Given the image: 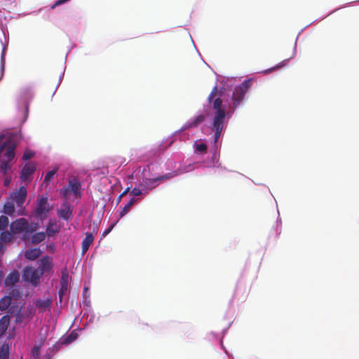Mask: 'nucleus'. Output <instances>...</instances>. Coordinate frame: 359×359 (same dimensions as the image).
Segmentation results:
<instances>
[{"label":"nucleus","mask_w":359,"mask_h":359,"mask_svg":"<svg viewBox=\"0 0 359 359\" xmlns=\"http://www.w3.org/2000/svg\"><path fill=\"white\" fill-rule=\"evenodd\" d=\"M18 144V136L11 133L8 137L0 134V172L4 175L11 170V162L15 158V150Z\"/></svg>","instance_id":"obj_1"},{"label":"nucleus","mask_w":359,"mask_h":359,"mask_svg":"<svg viewBox=\"0 0 359 359\" xmlns=\"http://www.w3.org/2000/svg\"><path fill=\"white\" fill-rule=\"evenodd\" d=\"M27 196V191L25 186H20L18 189L11 193L4 205V213L9 216H13L15 211V207L22 208Z\"/></svg>","instance_id":"obj_2"},{"label":"nucleus","mask_w":359,"mask_h":359,"mask_svg":"<svg viewBox=\"0 0 359 359\" xmlns=\"http://www.w3.org/2000/svg\"><path fill=\"white\" fill-rule=\"evenodd\" d=\"M222 100L220 97H217L212 102V109L216 110L212 123L210 125V129L215 133L214 140L217 142L220 137L224 128V121L226 115L225 109L222 107Z\"/></svg>","instance_id":"obj_3"},{"label":"nucleus","mask_w":359,"mask_h":359,"mask_svg":"<svg viewBox=\"0 0 359 359\" xmlns=\"http://www.w3.org/2000/svg\"><path fill=\"white\" fill-rule=\"evenodd\" d=\"M39 226L38 223H29L26 218L21 217L11 222L10 229L13 233L17 235L24 231L35 232Z\"/></svg>","instance_id":"obj_4"},{"label":"nucleus","mask_w":359,"mask_h":359,"mask_svg":"<svg viewBox=\"0 0 359 359\" xmlns=\"http://www.w3.org/2000/svg\"><path fill=\"white\" fill-rule=\"evenodd\" d=\"M252 80L244 81L241 85L236 86L233 92L232 99L233 101V111L243 101L244 96L251 86Z\"/></svg>","instance_id":"obj_5"},{"label":"nucleus","mask_w":359,"mask_h":359,"mask_svg":"<svg viewBox=\"0 0 359 359\" xmlns=\"http://www.w3.org/2000/svg\"><path fill=\"white\" fill-rule=\"evenodd\" d=\"M41 274L37 269L32 266H26L23 269L22 278L25 281L30 283L33 286L36 287L40 283Z\"/></svg>","instance_id":"obj_6"},{"label":"nucleus","mask_w":359,"mask_h":359,"mask_svg":"<svg viewBox=\"0 0 359 359\" xmlns=\"http://www.w3.org/2000/svg\"><path fill=\"white\" fill-rule=\"evenodd\" d=\"M52 209V207L48 203V198L42 196L38 198L37 204L35 209V214L41 219L46 217V214Z\"/></svg>","instance_id":"obj_7"},{"label":"nucleus","mask_w":359,"mask_h":359,"mask_svg":"<svg viewBox=\"0 0 359 359\" xmlns=\"http://www.w3.org/2000/svg\"><path fill=\"white\" fill-rule=\"evenodd\" d=\"M36 169V165L34 162H29L25 165L20 172V179L22 181H31L32 175Z\"/></svg>","instance_id":"obj_8"},{"label":"nucleus","mask_w":359,"mask_h":359,"mask_svg":"<svg viewBox=\"0 0 359 359\" xmlns=\"http://www.w3.org/2000/svg\"><path fill=\"white\" fill-rule=\"evenodd\" d=\"M57 215L66 221L70 220L72 217L71 205L68 203H64L61 208L57 210Z\"/></svg>","instance_id":"obj_9"},{"label":"nucleus","mask_w":359,"mask_h":359,"mask_svg":"<svg viewBox=\"0 0 359 359\" xmlns=\"http://www.w3.org/2000/svg\"><path fill=\"white\" fill-rule=\"evenodd\" d=\"M69 274L66 271H62V277L60 279V289L59 290V301L62 302V296L67 292L68 290Z\"/></svg>","instance_id":"obj_10"},{"label":"nucleus","mask_w":359,"mask_h":359,"mask_svg":"<svg viewBox=\"0 0 359 359\" xmlns=\"http://www.w3.org/2000/svg\"><path fill=\"white\" fill-rule=\"evenodd\" d=\"M53 268V264L51 262V260L49 257L46 256L43 257L40 260V264L39 267L37 268L38 271H39V273L41 274V276L45 273H49L51 271Z\"/></svg>","instance_id":"obj_11"},{"label":"nucleus","mask_w":359,"mask_h":359,"mask_svg":"<svg viewBox=\"0 0 359 359\" xmlns=\"http://www.w3.org/2000/svg\"><path fill=\"white\" fill-rule=\"evenodd\" d=\"M205 120V116L203 114L198 115L193 121L187 122L182 128V130H186L189 128H196L198 125L203 123Z\"/></svg>","instance_id":"obj_12"},{"label":"nucleus","mask_w":359,"mask_h":359,"mask_svg":"<svg viewBox=\"0 0 359 359\" xmlns=\"http://www.w3.org/2000/svg\"><path fill=\"white\" fill-rule=\"evenodd\" d=\"M20 276L17 271H14L9 273L4 280V285L6 287H12L19 281Z\"/></svg>","instance_id":"obj_13"},{"label":"nucleus","mask_w":359,"mask_h":359,"mask_svg":"<svg viewBox=\"0 0 359 359\" xmlns=\"http://www.w3.org/2000/svg\"><path fill=\"white\" fill-rule=\"evenodd\" d=\"M52 304V298L48 297L46 299H37L35 302L36 306L41 310V312H44L47 309L50 307Z\"/></svg>","instance_id":"obj_14"},{"label":"nucleus","mask_w":359,"mask_h":359,"mask_svg":"<svg viewBox=\"0 0 359 359\" xmlns=\"http://www.w3.org/2000/svg\"><path fill=\"white\" fill-rule=\"evenodd\" d=\"M41 252L39 248L28 249L25 252V257L29 260H36L41 255Z\"/></svg>","instance_id":"obj_15"},{"label":"nucleus","mask_w":359,"mask_h":359,"mask_svg":"<svg viewBox=\"0 0 359 359\" xmlns=\"http://www.w3.org/2000/svg\"><path fill=\"white\" fill-rule=\"evenodd\" d=\"M94 241L93 235L90 233L86 235V237L82 241V253L84 254L88 250L90 245L93 243Z\"/></svg>","instance_id":"obj_16"},{"label":"nucleus","mask_w":359,"mask_h":359,"mask_svg":"<svg viewBox=\"0 0 359 359\" xmlns=\"http://www.w3.org/2000/svg\"><path fill=\"white\" fill-rule=\"evenodd\" d=\"M178 175V172L177 171H174L172 172H169V173H167L164 175H162L161 177H158L157 178H155V179H146L144 182L147 184V183H149V184H152L158 180H168V179H170V178H172L175 176Z\"/></svg>","instance_id":"obj_17"},{"label":"nucleus","mask_w":359,"mask_h":359,"mask_svg":"<svg viewBox=\"0 0 359 359\" xmlns=\"http://www.w3.org/2000/svg\"><path fill=\"white\" fill-rule=\"evenodd\" d=\"M14 235L11 231L4 230L0 234V241L4 243H11L14 239Z\"/></svg>","instance_id":"obj_18"},{"label":"nucleus","mask_w":359,"mask_h":359,"mask_svg":"<svg viewBox=\"0 0 359 359\" xmlns=\"http://www.w3.org/2000/svg\"><path fill=\"white\" fill-rule=\"evenodd\" d=\"M59 231L60 228L57 226L55 222L50 221L46 228V235L47 234L48 236H50L59 232Z\"/></svg>","instance_id":"obj_19"},{"label":"nucleus","mask_w":359,"mask_h":359,"mask_svg":"<svg viewBox=\"0 0 359 359\" xmlns=\"http://www.w3.org/2000/svg\"><path fill=\"white\" fill-rule=\"evenodd\" d=\"M46 236V235L44 232H38L34 233L31 237L32 244L36 245L40 243L45 240Z\"/></svg>","instance_id":"obj_20"},{"label":"nucleus","mask_w":359,"mask_h":359,"mask_svg":"<svg viewBox=\"0 0 359 359\" xmlns=\"http://www.w3.org/2000/svg\"><path fill=\"white\" fill-rule=\"evenodd\" d=\"M6 296L9 297V299L11 301L13 299L18 300L21 297V294H20V290L18 288L11 287L9 289V290L8 292V294Z\"/></svg>","instance_id":"obj_21"},{"label":"nucleus","mask_w":359,"mask_h":359,"mask_svg":"<svg viewBox=\"0 0 359 359\" xmlns=\"http://www.w3.org/2000/svg\"><path fill=\"white\" fill-rule=\"evenodd\" d=\"M12 304L9 297L5 296L0 299V310L4 311L7 310Z\"/></svg>","instance_id":"obj_22"},{"label":"nucleus","mask_w":359,"mask_h":359,"mask_svg":"<svg viewBox=\"0 0 359 359\" xmlns=\"http://www.w3.org/2000/svg\"><path fill=\"white\" fill-rule=\"evenodd\" d=\"M136 201L137 200L135 198H133L130 200V201L122 208L121 211L120 212L119 215L121 217H123L128 212L130 208L133 205Z\"/></svg>","instance_id":"obj_23"},{"label":"nucleus","mask_w":359,"mask_h":359,"mask_svg":"<svg viewBox=\"0 0 359 359\" xmlns=\"http://www.w3.org/2000/svg\"><path fill=\"white\" fill-rule=\"evenodd\" d=\"M23 308V305H18V304H13L11 306L8 313H10L11 316L13 317L17 313L20 312Z\"/></svg>","instance_id":"obj_24"},{"label":"nucleus","mask_w":359,"mask_h":359,"mask_svg":"<svg viewBox=\"0 0 359 359\" xmlns=\"http://www.w3.org/2000/svg\"><path fill=\"white\" fill-rule=\"evenodd\" d=\"M68 188L70 190V191L74 193V195L76 196L78 194H79L80 184L79 183L73 181H69Z\"/></svg>","instance_id":"obj_25"},{"label":"nucleus","mask_w":359,"mask_h":359,"mask_svg":"<svg viewBox=\"0 0 359 359\" xmlns=\"http://www.w3.org/2000/svg\"><path fill=\"white\" fill-rule=\"evenodd\" d=\"M9 356V348L7 344H3L0 349V359H8Z\"/></svg>","instance_id":"obj_26"},{"label":"nucleus","mask_w":359,"mask_h":359,"mask_svg":"<svg viewBox=\"0 0 359 359\" xmlns=\"http://www.w3.org/2000/svg\"><path fill=\"white\" fill-rule=\"evenodd\" d=\"M9 325V317L4 316L0 319V330L6 331Z\"/></svg>","instance_id":"obj_27"},{"label":"nucleus","mask_w":359,"mask_h":359,"mask_svg":"<svg viewBox=\"0 0 359 359\" xmlns=\"http://www.w3.org/2000/svg\"><path fill=\"white\" fill-rule=\"evenodd\" d=\"M9 224V219L6 216H0V230H6Z\"/></svg>","instance_id":"obj_28"},{"label":"nucleus","mask_w":359,"mask_h":359,"mask_svg":"<svg viewBox=\"0 0 359 359\" xmlns=\"http://www.w3.org/2000/svg\"><path fill=\"white\" fill-rule=\"evenodd\" d=\"M195 151L205 154L207 152L208 147L205 143H195Z\"/></svg>","instance_id":"obj_29"},{"label":"nucleus","mask_w":359,"mask_h":359,"mask_svg":"<svg viewBox=\"0 0 359 359\" xmlns=\"http://www.w3.org/2000/svg\"><path fill=\"white\" fill-rule=\"evenodd\" d=\"M56 172H57V168H55L53 170L48 171L44 177L43 183H46L48 184L51 181L52 178L53 177V176L55 175Z\"/></svg>","instance_id":"obj_30"},{"label":"nucleus","mask_w":359,"mask_h":359,"mask_svg":"<svg viewBox=\"0 0 359 359\" xmlns=\"http://www.w3.org/2000/svg\"><path fill=\"white\" fill-rule=\"evenodd\" d=\"M34 156V152L29 150V149H26L22 155V160L23 161H27L30 158H32V157Z\"/></svg>","instance_id":"obj_31"},{"label":"nucleus","mask_w":359,"mask_h":359,"mask_svg":"<svg viewBox=\"0 0 359 359\" xmlns=\"http://www.w3.org/2000/svg\"><path fill=\"white\" fill-rule=\"evenodd\" d=\"M28 316H25L24 313H22V311L17 313L13 317L15 318V321L16 323H21L23 322L25 318L27 317Z\"/></svg>","instance_id":"obj_32"},{"label":"nucleus","mask_w":359,"mask_h":359,"mask_svg":"<svg viewBox=\"0 0 359 359\" xmlns=\"http://www.w3.org/2000/svg\"><path fill=\"white\" fill-rule=\"evenodd\" d=\"M77 337V334L74 332H72L69 335H68L64 340L65 344H69L74 340H75Z\"/></svg>","instance_id":"obj_33"},{"label":"nucleus","mask_w":359,"mask_h":359,"mask_svg":"<svg viewBox=\"0 0 359 359\" xmlns=\"http://www.w3.org/2000/svg\"><path fill=\"white\" fill-rule=\"evenodd\" d=\"M32 355L35 359H38L40 355V347L34 346L32 349Z\"/></svg>","instance_id":"obj_34"},{"label":"nucleus","mask_w":359,"mask_h":359,"mask_svg":"<svg viewBox=\"0 0 359 359\" xmlns=\"http://www.w3.org/2000/svg\"><path fill=\"white\" fill-rule=\"evenodd\" d=\"M4 68H5V60H4V53H2L1 59V69H0V80L2 79L4 74Z\"/></svg>","instance_id":"obj_35"},{"label":"nucleus","mask_w":359,"mask_h":359,"mask_svg":"<svg viewBox=\"0 0 359 359\" xmlns=\"http://www.w3.org/2000/svg\"><path fill=\"white\" fill-rule=\"evenodd\" d=\"M217 93V86H215L212 92L210 93V94L209 95L208 97V100L209 102H211L212 100L214 99V97L216 96V94Z\"/></svg>","instance_id":"obj_36"},{"label":"nucleus","mask_w":359,"mask_h":359,"mask_svg":"<svg viewBox=\"0 0 359 359\" xmlns=\"http://www.w3.org/2000/svg\"><path fill=\"white\" fill-rule=\"evenodd\" d=\"M130 193L133 196V198L140 196L142 194V190L137 188L133 189Z\"/></svg>","instance_id":"obj_37"},{"label":"nucleus","mask_w":359,"mask_h":359,"mask_svg":"<svg viewBox=\"0 0 359 359\" xmlns=\"http://www.w3.org/2000/svg\"><path fill=\"white\" fill-rule=\"evenodd\" d=\"M130 187H127V188H126V189H125V190H124V191H123V192L119 195L118 198H117V204H118V203L121 202V201L122 198H123V196H126V194L130 191Z\"/></svg>","instance_id":"obj_38"},{"label":"nucleus","mask_w":359,"mask_h":359,"mask_svg":"<svg viewBox=\"0 0 359 359\" xmlns=\"http://www.w3.org/2000/svg\"><path fill=\"white\" fill-rule=\"evenodd\" d=\"M34 232H29V231H24L22 232V233H23L22 236V240L25 241H27L28 240H29L30 238V236L32 233H33Z\"/></svg>","instance_id":"obj_39"},{"label":"nucleus","mask_w":359,"mask_h":359,"mask_svg":"<svg viewBox=\"0 0 359 359\" xmlns=\"http://www.w3.org/2000/svg\"><path fill=\"white\" fill-rule=\"evenodd\" d=\"M114 224H113L112 225H111L107 229H106L103 233H102V236H106L111 230L112 229L114 228Z\"/></svg>","instance_id":"obj_40"},{"label":"nucleus","mask_w":359,"mask_h":359,"mask_svg":"<svg viewBox=\"0 0 359 359\" xmlns=\"http://www.w3.org/2000/svg\"><path fill=\"white\" fill-rule=\"evenodd\" d=\"M69 188H68V187H64V188L62 189V190L61 191V194H63V196H64V197H66V196H67V194H68V192H69Z\"/></svg>","instance_id":"obj_41"},{"label":"nucleus","mask_w":359,"mask_h":359,"mask_svg":"<svg viewBox=\"0 0 359 359\" xmlns=\"http://www.w3.org/2000/svg\"><path fill=\"white\" fill-rule=\"evenodd\" d=\"M11 179L10 177H6L4 180V186L8 187L11 183Z\"/></svg>","instance_id":"obj_42"},{"label":"nucleus","mask_w":359,"mask_h":359,"mask_svg":"<svg viewBox=\"0 0 359 359\" xmlns=\"http://www.w3.org/2000/svg\"><path fill=\"white\" fill-rule=\"evenodd\" d=\"M6 247L4 243L0 241V253L3 252L6 250Z\"/></svg>","instance_id":"obj_43"},{"label":"nucleus","mask_w":359,"mask_h":359,"mask_svg":"<svg viewBox=\"0 0 359 359\" xmlns=\"http://www.w3.org/2000/svg\"><path fill=\"white\" fill-rule=\"evenodd\" d=\"M280 67V65H277L273 68H271V69H266L264 71V73L265 74H268V73H270L271 72H272L273 70L274 69H276L277 68H278Z\"/></svg>","instance_id":"obj_44"}]
</instances>
